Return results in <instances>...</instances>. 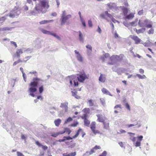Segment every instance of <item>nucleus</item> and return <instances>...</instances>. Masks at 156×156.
Masks as SVG:
<instances>
[{"mask_svg": "<svg viewBox=\"0 0 156 156\" xmlns=\"http://www.w3.org/2000/svg\"><path fill=\"white\" fill-rule=\"evenodd\" d=\"M33 81L30 83L29 84L30 88L29 89V91L30 92V95L34 97L35 94L34 93L35 92L37 91L36 87L37 86L38 82L40 81H42L40 79L37 77L34 78L33 79Z\"/></svg>", "mask_w": 156, "mask_h": 156, "instance_id": "obj_1", "label": "nucleus"}, {"mask_svg": "<svg viewBox=\"0 0 156 156\" xmlns=\"http://www.w3.org/2000/svg\"><path fill=\"white\" fill-rule=\"evenodd\" d=\"M80 132H81L82 136V137H83L84 136L86 135V133L83 132V129L81 128H79L77 131L76 134L72 137L70 136H65L63 137V139H59L58 141L60 142H64L66 140H72L73 139H75L78 136L79 133Z\"/></svg>", "mask_w": 156, "mask_h": 156, "instance_id": "obj_2", "label": "nucleus"}, {"mask_svg": "<svg viewBox=\"0 0 156 156\" xmlns=\"http://www.w3.org/2000/svg\"><path fill=\"white\" fill-rule=\"evenodd\" d=\"M66 15V12L64 11L62 12V15L60 19L61 25H63L65 24L66 21L69 18L71 17V15Z\"/></svg>", "mask_w": 156, "mask_h": 156, "instance_id": "obj_3", "label": "nucleus"}, {"mask_svg": "<svg viewBox=\"0 0 156 156\" xmlns=\"http://www.w3.org/2000/svg\"><path fill=\"white\" fill-rule=\"evenodd\" d=\"M149 21L148 19L145 20L143 22L140 20L138 22V25L140 27H146L147 28H151L152 27V25L151 24H147Z\"/></svg>", "mask_w": 156, "mask_h": 156, "instance_id": "obj_4", "label": "nucleus"}, {"mask_svg": "<svg viewBox=\"0 0 156 156\" xmlns=\"http://www.w3.org/2000/svg\"><path fill=\"white\" fill-rule=\"evenodd\" d=\"M96 123L95 122H91L90 126V128L93 133L95 135L97 134L100 133V132L98 130H96Z\"/></svg>", "mask_w": 156, "mask_h": 156, "instance_id": "obj_5", "label": "nucleus"}, {"mask_svg": "<svg viewBox=\"0 0 156 156\" xmlns=\"http://www.w3.org/2000/svg\"><path fill=\"white\" fill-rule=\"evenodd\" d=\"M96 116L98 118L97 121L99 122H104L107 119L105 115L98 114H97Z\"/></svg>", "mask_w": 156, "mask_h": 156, "instance_id": "obj_6", "label": "nucleus"}, {"mask_svg": "<svg viewBox=\"0 0 156 156\" xmlns=\"http://www.w3.org/2000/svg\"><path fill=\"white\" fill-rule=\"evenodd\" d=\"M129 37L133 40L136 44H140L142 40L139 38L137 36L134 35H130Z\"/></svg>", "mask_w": 156, "mask_h": 156, "instance_id": "obj_7", "label": "nucleus"}, {"mask_svg": "<svg viewBox=\"0 0 156 156\" xmlns=\"http://www.w3.org/2000/svg\"><path fill=\"white\" fill-rule=\"evenodd\" d=\"M123 56V54H120L119 55H114L112 56L111 58L112 59L120 61L122 60Z\"/></svg>", "mask_w": 156, "mask_h": 156, "instance_id": "obj_8", "label": "nucleus"}, {"mask_svg": "<svg viewBox=\"0 0 156 156\" xmlns=\"http://www.w3.org/2000/svg\"><path fill=\"white\" fill-rule=\"evenodd\" d=\"M77 78L78 80L81 82H82L87 78L86 75L85 74H77Z\"/></svg>", "mask_w": 156, "mask_h": 156, "instance_id": "obj_9", "label": "nucleus"}, {"mask_svg": "<svg viewBox=\"0 0 156 156\" xmlns=\"http://www.w3.org/2000/svg\"><path fill=\"white\" fill-rule=\"evenodd\" d=\"M117 8H118L117 12H118V10L119 9L122 10L123 15L124 16L126 15L129 11L128 9L124 6H121L120 7H118Z\"/></svg>", "mask_w": 156, "mask_h": 156, "instance_id": "obj_10", "label": "nucleus"}, {"mask_svg": "<svg viewBox=\"0 0 156 156\" xmlns=\"http://www.w3.org/2000/svg\"><path fill=\"white\" fill-rule=\"evenodd\" d=\"M108 7L111 9H114L117 12L118 10V7H116V5L114 3H110L107 4Z\"/></svg>", "mask_w": 156, "mask_h": 156, "instance_id": "obj_11", "label": "nucleus"}, {"mask_svg": "<svg viewBox=\"0 0 156 156\" xmlns=\"http://www.w3.org/2000/svg\"><path fill=\"white\" fill-rule=\"evenodd\" d=\"M68 103L67 102L61 103L60 105V107L62 108V109L64 110L65 112H68Z\"/></svg>", "mask_w": 156, "mask_h": 156, "instance_id": "obj_12", "label": "nucleus"}, {"mask_svg": "<svg viewBox=\"0 0 156 156\" xmlns=\"http://www.w3.org/2000/svg\"><path fill=\"white\" fill-rule=\"evenodd\" d=\"M19 11L17 9H14L12 10L9 14V16L11 18H14L15 16H18L19 14L18 12Z\"/></svg>", "mask_w": 156, "mask_h": 156, "instance_id": "obj_13", "label": "nucleus"}, {"mask_svg": "<svg viewBox=\"0 0 156 156\" xmlns=\"http://www.w3.org/2000/svg\"><path fill=\"white\" fill-rule=\"evenodd\" d=\"M69 81L71 85H73V81L74 82V85L75 87H77L78 85V83L76 80H74L73 76L69 77Z\"/></svg>", "mask_w": 156, "mask_h": 156, "instance_id": "obj_14", "label": "nucleus"}, {"mask_svg": "<svg viewBox=\"0 0 156 156\" xmlns=\"http://www.w3.org/2000/svg\"><path fill=\"white\" fill-rule=\"evenodd\" d=\"M40 3L41 7H43L45 9L44 10H46V11L49 7L48 2L46 1H41Z\"/></svg>", "mask_w": 156, "mask_h": 156, "instance_id": "obj_15", "label": "nucleus"}, {"mask_svg": "<svg viewBox=\"0 0 156 156\" xmlns=\"http://www.w3.org/2000/svg\"><path fill=\"white\" fill-rule=\"evenodd\" d=\"M30 57L27 56L25 58L26 59L25 60H21L20 59H19L17 61H15L13 63V65L15 66L17 64L19 63L20 62H26L28 59L30 58Z\"/></svg>", "mask_w": 156, "mask_h": 156, "instance_id": "obj_16", "label": "nucleus"}, {"mask_svg": "<svg viewBox=\"0 0 156 156\" xmlns=\"http://www.w3.org/2000/svg\"><path fill=\"white\" fill-rule=\"evenodd\" d=\"M41 5H40L39 4H37L36 5L35 7V9L37 11H40L42 13H44L46 12V10L43 11V9L41 8Z\"/></svg>", "mask_w": 156, "mask_h": 156, "instance_id": "obj_17", "label": "nucleus"}, {"mask_svg": "<svg viewBox=\"0 0 156 156\" xmlns=\"http://www.w3.org/2000/svg\"><path fill=\"white\" fill-rule=\"evenodd\" d=\"M101 149V147L100 146L96 145L90 150L89 152V154H92L95 152V150L100 149Z\"/></svg>", "mask_w": 156, "mask_h": 156, "instance_id": "obj_18", "label": "nucleus"}, {"mask_svg": "<svg viewBox=\"0 0 156 156\" xmlns=\"http://www.w3.org/2000/svg\"><path fill=\"white\" fill-rule=\"evenodd\" d=\"M74 52L76 54V58L77 60L80 62L83 61V58L81 55L79 53V52L77 51L76 50H75Z\"/></svg>", "mask_w": 156, "mask_h": 156, "instance_id": "obj_19", "label": "nucleus"}, {"mask_svg": "<svg viewBox=\"0 0 156 156\" xmlns=\"http://www.w3.org/2000/svg\"><path fill=\"white\" fill-rule=\"evenodd\" d=\"M35 144L39 147H41L42 149L44 150H46L48 149V147L46 146H44L42 145L38 141H36L35 142Z\"/></svg>", "mask_w": 156, "mask_h": 156, "instance_id": "obj_20", "label": "nucleus"}, {"mask_svg": "<svg viewBox=\"0 0 156 156\" xmlns=\"http://www.w3.org/2000/svg\"><path fill=\"white\" fill-rule=\"evenodd\" d=\"M72 131L68 128H64V129L62 131H61V133L63 134L66 132L68 135H69L71 132Z\"/></svg>", "mask_w": 156, "mask_h": 156, "instance_id": "obj_21", "label": "nucleus"}, {"mask_svg": "<svg viewBox=\"0 0 156 156\" xmlns=\"http://www.w3.org/2000/svg\"><path fill=\"white\" fill-rule=\"evenodd\" d=\"M76 152L71 153H65L63 154V156H75L76 155Z\"/></svg>", "mask_w": 156, "mask_h": 156, "instance_id": "obj_22", "label": "nucleus"}, {"mask_svg": "<svg viewBox=\"0 0 156 156\" xmlns=\"http://www.w3.org/2000/svg\"><path fill=\"white\" fill-rule=\"evenodd\" d=\"M53 20H44L41 21L39 22V23L40 24H47L50 22H53Z\"/></svg>", "mask_w": 156, "mask_h": 156, "instance_id": "obj_23", "label": "nucleus"}, {"mask_svg": "<svg viewBox=\"0 0 156 156\" xmlns=\"http://www.w3.org/2000/svg\"><path fill=\"white\" fill-rule=\"evenodd\" d=\"M106 80V78L105 77L103 76V75L101 74L99 78V80L102 83L105 82Z\"/></svg>", "mask_w": 156, "mask_h": 156, "instance_id": "obj_24", "label": "nucleus"}, {"mask_svg": "<svg viewBox=\"0 0 156 156\" xmlns=\"http://www.w3.org/2000/svg\"><path fill=\"white\" fill-rule=\"evenodd\" d=\"M125 19H133L134 17V13H131L127 16H126Z\"/></svg>", "mask_w": 156, "mask_h": 156, "instance_id": "obj_25", "label": "nucleus"}, {"mask_svg": "<svg viewBox=\"0 0 156 156\" xmlns=\"http://www.w3.org/2000/svg\"><path fill=\"white\" fill-rule=\"evenodd\" d=\"M101 91L104 94H106L110 95H111V94L109 92V91L108 90L104 88H102L101 89Z\"/></svg>", "mask_w": 156, "mask_h": 156, "instance_id": "obj_26", "label": "nucleus"}, {"mask_svg": "<svg viewBox=\"0 0 156 156\" xmlns=\"http://www.w3.org/2000/svg\"><path fill=\"white\" fill-rule=\"evenodd\" d=\"M61 133V131H59L58 132L56 133H51V136L53 137H56L58 135L60 134H62V133Z\"/></svg>", "mask_w": 156, "mask_h": 156, "instance_id": "obj_27", "label": "nucleus"}, {"mask_svg": "<svg viewBox=\"0 0 156 156\" xmlns=\"http://www.w3.org/2000/svg\"><path fill=\"white\" fill-rule=\"evenodd\" d=\"M61 120L59 119H58L54 121V123L56 126H59L61 122Z\"/></svg>", "mask_w": 156, "mask_h": 156, "instance_id": "obj_28", "label": "nucleus"}, {"mask_svg": "<svg viewBox=\"0 0 156 156\" xmlns=\"http://www.w3.org/2000/svg\"><path fill=\"white\" fill-rule=\"evenodd\" d=\"M23 51L21 49H18L16 51L17 56L18 58H20V55L23 53Z\"/></svg>", "mask_w": 156, "mask_h": 156, "instance_id": "obj_29", "label": "nucleus"}, {"mask_svg": "<svg viewBox=\"0 0 156 156\" xmlns=\"http://www.w3.org/2000/svg\"><path fill=\"white\" fill-rule=\"evenodd\" d=\"M145 30V28H142L139 30H136V33H137V34H139L140 33H143Z\"/></svg>", "mask_w": 156, "mask_h": 156, "instance_id": "obj_30", "label": "nucleus"}, {"mask_svg": "<svg viewBox=\"0 0 156 156\" xmlns=\"http://www.w3.org/2000/svg\"><path fill=\"white\" fill-rule=\"evenodd\" d=\"M83 112L85 114H89L90 113V109L89 108H85L83 110Z\"/></svg>", "mask_w": 156, "mask_h": 156, "instance_id": "obj_31", "label": "nucleus"}, {"mask_svg": "<svg viewBox=\"0 0 156 156\" xmlns=\"http://www.w3.org/2000/svg\"><path fill=\"white\" fill-rule=\"evenodd\" d=\"M87 103L88 104L90 107H92L94 106V104L93 100L92 99H90L88 100Z\"/></svg>", "mask_w": 156, "mask_h": 156, "instance_id": "obj_32", "label": "nucleus"}, {"mask_svg": "<svg viewBox=\"0 0 156 156\" xmlns=\"http://www.w3.org/2000/svg\"><path fill=\"white\" fill-rule=\"evenodd\" d=\"M84 125L87 126H88L90 124V122L87 119L84 120Z\"/></svg>", "mask_w": 156, "mask_h": 156, "instance_id": "obj_33", "label": "nucleus"}, {"mask_svg": "<svg viewBox=\"0 0 156 156\" xmlns=\"http://www.w3.org/2000/svg\"><path fill=\"white\" fill-rule=\"evenodd\" d=\"M41 31L42 33L45 34H47L50 35V32L44 29H42L41 30Z\"/></svg>", "mask_w": 156, "mask_h": 156, "instance_id": "obj_34", "label": "nucleus"}, {"mask_svg": "<svg viewBox=\"0 0 156 156\" xmlns=\"http://www.w3.org/2000/svg\"><path fill=\"white\" fill-rule=\"evenodd\" d=\"M104 126V128L105 129H108L109 127V124L108 122L105 121L104 122H102Z\"/></svg>", "mask_w": 156, "mask_h": 156, "instance_id": "obj_35", "label": "nucleus"}, {"mask_svg": "<svg viewBox=\"0 0 156 156\" xmlns=\"http://www.w3.org/2000/svg\"><path fill=\"white\" fill-rule=\"evenodd\" d=\"M72 95L73 96L75 97L76 98H79L80 97L77 95V92L76 91L73 92L72 91Z\"/></svg>", "mask_w": 156, "mask_h": 156, "instance_id": "obj_36", "label": "nucleus"}, {"mask_svg": "<svg viewBox=\"0 0 156 156\" xmlns=\"http://www.w3.org/2000/svg\"><path fill=\"white\" fill-rule=\"evenodd\" d=\"M136 75L140 79H144L146 78L145 76L144 75H141L140 74H137Z\"/></svg>", "mask_w": 156, "mask_h": 156, "instance_id": "obj_37", "label": "nucleus"}, {"mask_svg": "<svg viewBox=\"0 0 156 156\" xmlns=\"http://www.w3.org/2000/svg\"><path fill=\"white\" fill-rule=\"evenodd\" d=\"M78 122L77 121H76L71 124L70 125V126L72 127H76L78 125Z\"/></svg>", "mask_w": 156, "mask_h": 156, "instance_id": "obj_38", "label": "nucleus"}, {"mask_svg": "<svg viewBox=\"0 0 156 156\" xmlns=\"http://www.w3.org/2000/svg\"><path fill=\"white\" fill-rule=\"evenodd\" d=\"M79 39L81 41H83V34L81 31H79Z\"/></svg>", "mask_w": 156, "mask_h": 156, "instance_id": "obj_39", "label": "nucleus"}, {"mask_svg": "<svg viewBox=\"0 0 156 156\" xmlns=\"http://www.w3.org/2000/svg\"><path fill=\"white\" fill-rule=\"evenodd\" d=\"M106 15L105 14V12L104 13H102L100 15V16L102 18L105 19L106 20L108 21V20H107L105 17V16Z\"/></svg>", "mask_w": 156, "mask_h": 156, "instance_id": "obj_40", "label": "nucleus"}, {"mask_svg": "<svg viewBox=\"0 0 156 156\" xmlns=\"http://www.w3.org/2000/svg\"><path fill=\"white\" fill-rule=\"evenodd\" d=\"M73 120V119L72 118L70 117H69L65 121V123L66 124L67 123L70 122Z\"/></svg>", "mask_w": 156, "mask_h": 156, "instance_id": "obj_41", "label": "nucleus"}, {"mask_svg": "<svg viewBox=\"0 0 156 156\" xmlns=\"http://www.w3.org/2000/svg\"><path fill=\"white\" fill-rule=\"evenodd\" d=\"M6 18L5 17H2L0 18V24L2 23L3 22H4L5 20H6Z\"/></svg>", "mask_w": 156, "mask_h": 156, "instance_id": "obj_42", "label": "nucleus"}, {"mask_svg": "<svg viewBox=\"0 0 156 156\" xmlns=\"http://www.w3.org/2000/svg\"><path fill=\"white\" fill-rule=\"evenodd\" d=\"M105 13L106 15L108 17H109L111 19L113 17L112 15L111 14L108 13V12L107 11H105Z\"/></svg>", "mask_w": 156, "mask_h": 156, "instance_id": "obj_43", "label": "nucleus"}, {"mask_svg": "<svg viewBox=\"0 0 156 156\" xmlns=\"http://www.w3.org/2000/svg\"><path fill=\"white\" fill-rule=\"evenodd\" d=\"M141 141H137L135 144V146L136 147L140 146L141 144Z\"/></svg>", "mask_w": 156, "mask_h": 156, "instance_id": "obj_44", "label": "nucleus"}, {"mask_svg": "<svg viewBox=\"0 0 156 156\" xmlns=\"http://www.w3.org/2000/svg\"><path fill=\"white\" fill-rule=\"evenodd\" d=\"M87 114H84L83 116H81V118L84 120L85 119H87Z\"/></svg>", "mask_w": 156, "mask_h": 156, "instance_id": "obj_45", "label": "nucleus"}, {"mask_svg": "<svg viewBox=\"0 0 156 156\" xmlns=\"http://www.w3.org/2000/svg\"><path fill=\"white\" fill-rule=\"evenodd\" d=\"M154 33V30L152 28L150 29L148 31L149 34H152Z\"/></svg>", "mask_w": 156, "mask_h": 156, "instance_id": "obj_46", "label": "nucleus"}, {"mask_svg": "<svg viewBox=\"0 0 156 156\" xmlns=\"http://www.w3.org/2000/svg\"><path fill=\"white\" fill-rule=\"evenodd\" d=\"M86 48L89 50L90 51H92V47L91 45H87L86 46Z\"/></svg>", "mask_w": 156, "mask_h": 156, "instance_id": "obj_47", "label": "nucleus"}, {"mask_svg": "<svg viewBox=\"0 0 156 156\" xmlns=\"http://www.w3.org/2000/svg\"><path fill=\"white\" fill-rule=\"evenodd\" d=\"M138 124V123L137 122H136V123L135 124H129V125H127V127H128V128H129L130 127H131L132 126H134L135 125H137V124Z\"/></svg>", "mask_w": 156, "mask_h": 156, "instance_id": "obj_48", "label": "nucleus"}, {"mask_svg": "<svg viewBox=\"0 0 156 156\" xmlns=\"http://www.w3.org/2000/svg\"><path fill=\"white\" fill-rule=\"evenodd\" d=\"M43 91V86H42L39 88V91L40 93H42Z\"/></svg>", "mask_w": 156, "mask_h": 156, "instance_id": "obj_49", "label": "nucleus"}, {"mask_svg": "<svg viewBox=\"0 0 156 156\" xmlns=\"http://www.w3.org/2000/svg\"><path fill=\"white\" fill-rule=\"evenodd\" d=\"M138 139V141H141L142 140L143 138V136L142 135L138 136L137 137Z\"/></svg>", "mask_w": 156, "mask_h": 156, "instance_id": "obj_50", "label": "nucleus"}, {"mask_svg": "<svg viewBox=\"0 0 156 156\" xmlns=\"http://www.w3.org/2000/svg\"><path fill=\"white\" fill-rule=\"evenodd\" d=\"M107 155V152L105 151H104L100 155V156H106Z\"/></svg>", "mask_w": 156, "mask_h": 156, "instance_id": "obj_51", "label": "nucleus"}, {"mask_svg": "<svg viewBox=\"0 0 156 156\" xmlns=\"http://www.w3.org/2000/svg\"><path fill=\"white\" fill-rule=\"evenodd\" d=\"M144 12L143 10H142L139 11L138 13V14L139 15H141L143 14Z\"/></svg>", "mask_w": 156, "mask_h": 156, "instance_id": "obj_52", "label": "nucleus"}, {"mask_svg": "<svg viewBox=\"0 0 156 156\" xmlns=\"http://www.w3.org/2000/svg\"><path fill=\"white\" fill-rule=\"evenodd\" d=\"M88 24L89 27H92V22L91 20H89L88 21Z\"/></svg>", "mask_w": 156, "mask_h": 156, "instance_id": "obj_53", "label": "nucleus"}, {"mask_svg": "<svg viewBox=\"0 0 156 156\" xmlns=\"http://www.w3.org/2000/svg\"><path fill=\"white\" fill-rule=\"evenodd\" d=\"M17 156H24L22 153L19 151L17 152Z\"/></svg>", "mask_w": 156, "mask_h": 156, "instance_id": "obj_54", "label": "nucleus"}, {"mask_svg": "<svg viewBox=\"0 0 156 156\" xmlns=\"http://www.w3.org/2000/svg\"><path fill=\"white\" fill-rule=\"evenodd\" d=\"M125 106H126V108L128 109L129 110H130V106L128 103H126L125 104Z\"/></svg>", "mask_w": 156, "mask_h": 156, "instance_id": "obj_55", "label": "nucleus"}, {"mask_svg": "<svg viewBox=\"0 0 156 156\" xmlns=\"http://www.w3.org/2000/svg\"><path fill=\"white\" fill-rule=\"evenodd\" d=\"M10 42L11 44L14 45L16 48L17 47V44L15 42L13 41H11Z\"/></svg>", "mask_w": 156, "mask_h": 156, "instance_id": "obj_56", "label": "nucleus"}, {"mask_svg": "<svg viewBox=\"0 0 156 156\" xmlns=\"http://www.w3.org/2000/svg\"><path fill=\"white\" fill-rule=\"evenodd\" d=\"M119 108L120 109H121V105H116L114 107L115 108Z\"/></svg>", "mask_w": 156, "mask_h": 156, "instance_id": "obj_57", "label": "nucleus"}, {"mask_svg": "<svg viewBox=\"0 0 156 156\" xmlns=\"http://www.w3.org/2000/svg\"><path fill=\"white\" fill-rule=\"evenodd\" d=\"M111 20L112 21L114 22V23H116L117 22H118V21L116 20L115 18H114L113 17H112L111 18Z\"/></svg>", "mask_w": 156, "mask_h": 156, "instance_id": "obj_58", "label": "nucleus"}, {"mask_svg": "<svg viewBox=\"0 0 156 156\" xmlns=\"http://www.w3.org/2000/svg\"><path fill=\"white\" fill-rule=\"evenodd\" d=\"M97 31L99 33H101V30L99 26L98 27V29L97 30Z\"/></svg>", "mask_w": 156, "mask_h": 156, "instance_id": "obj_59", "label": "nucleus"}, {"mask_svg": "<svg viewBox=\"0 0 156 156\" xmlns=\"http://www.w3.org/2000/svg\"><path fill=\"white\" fill-rule=\"evenodd\" d=\"M23 76L24 79V80L25 82L26 81V74L25 73H23Z\"/></svg>", "mask_w": 156, "mask_h": 156, "instance_id": "obj_60", "label": "nucleus"}, {"mask_svg": "<svg viewBox=\"0 0 156 156\" xmlns=\"http://www.w3.org/2000/svg\"><path fill=\"white\" fill-rule=\"evenodd\" d=\"M104 56L105 58H108L110 57V55L108 53H106L105 54Z\"/></svg>", "mask_w": 156, "mask_h": 156, "instance_id": "obj_61", "label": "nucleus"}, {"mask_svg": "<svg viewBox=\"0 0 156 156\" xmlns=\"http://www.w3.org/2000/svg\"><path fill=\"white\" fill-rule=\"evenodd\" d=\"M10 28H8L7 27H4L2 28V30H9Z\"/></svg>", "mask_w": 156, "mask_h": 156, "instance_id": "obj_62", "label": "nucleus"}, {"mask_svg": "<svg viewBox=\"0 0 156 156\" xmlns=\"http://www.w3.org/2000/svg\"><path fill=\"white\" fill-rule=\"evenodd\" d=\"M139 72L141 74H143L144 73V71L143 69H139Z\"/></svg>", "mask_w": 156, "mask_h": 156, "instance_id": "obj_63", "label": "nucleus"}, {"mask_svg": "<svg viewBox=\"0 0 156 156\" xmlns=\"http://www.w3.org/2000/svg\"><path fill=\"white\" fill-rule=\"evenodd\" d=\"M30 73L31 74H37V73L36 72V71H33V72H30Z\"/></svg>", "mask_w": 156, "mask_h": 156, "instance_id": "obj_64", "label": "nucleus"}]
</instances>
